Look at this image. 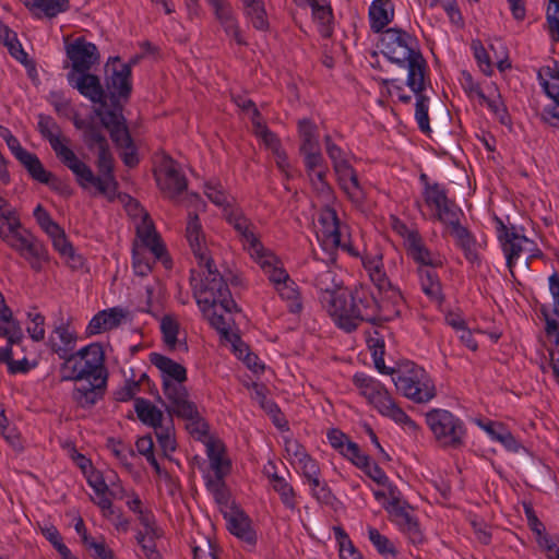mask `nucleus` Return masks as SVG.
<instances>
[{
  "instance_id": "35",
  "label": "nucleus",
  "mask_w": 559,
  "mask_h": 559,
  "mask_svg": "<svg viewBox=\"0 0 559 559\" xmlns=\"http://www.w3.org/2000/svg\"><path fill=\"white\" fill-rule=\"evenodd\" d=\"M19 162L34 180L45 185H55L57 182L55 175L45 169L36 154L28 152Z\"/></svg>"
},
{
  "instance_id": "48",
  "label": "nucleus",
  "mask_w": 559,
  "mask_h": 559,
  "mask_svg": "<svg viewBox=\"0 0 559 559\" xmlns=\"http://www.w3.org/2000/svg\"><path fill=\"white\" fill-rule=\"evenodd\" d=\"M282 299L288 302V309L292 313H298L302 309L299 292L296 283L290 280L276 288Z\"/></svg>"
},
{
  "instance_id": "54",
  "label": "nucleus",
  "mask_w": 559,
  "mask_h": 559,
  "mask_svg": "<svg viewBox=\"0 0 559 559\" xmlns=\"http://www.w3.org/2000/svg\"><path fill=\"white\" fill-rule=\"evenodd\" d=\"M171 423V419L169 420ZM155 435L158 441L159 447L163 449V451L166 452H173L176 450V441L173 436V425H166L164 426L160 424V427L158 429H154Z\"/></svg>"
},
{
  "instance_id": "41",
  "label": "nucleus",
  "mask_w": 559,
  "mask_h": 559,
  "mask_svg": "<svg viewBox=\"0 0 559 559\" xmlns=\"http://www.w3.org/2000/svg\"><path fill=\"white\" fill-rule=\"evenodd\" d=\"M298 132L300 138V153L320 148L317 126L308 119L298 122Z\"/></svg>"
},
{
  "instance_id": "29",
  "label": "nucleus",
  "mask_w": 559,
  "mask_h": 559,
  "mask_svg": "<svg viewBox=\"0 0 559 559\" xmlns=\"http://www.w3.org/2000/svg\"><path fill=\"white\" fill-rule=\"evenodd\" d=\"M126 317L123 309L119 307L109 308L97 312L86 328L88 335H96L118 328Z\"/></svg>"
},
{
  "instance_id": "8",
  "label": "nucleus",
  "mask_w": 559,
  "mask_h": 559,
  "mask_svg": "<svg viewBox=\"0 0 559 559\" xmlns=\"http://www.w3.org/2000/svg\"><path fill=\"white\" fill-rule=\"evenodd\" d=\"M425 421L440 448L459 450L466 444V426L450 411L432 408L425 414Z\"/></svg>"
},
{
  "instance_id": "2",
  "label": "nucleus",
  "mask_w": 559,
  "mask_h": 559,
  "mask_svg": "<svg viewBox=\"0 0 559 559\" xmlns=\"http://www.w3.org/2000/svg\"><path fill=\"white\" fill-rule=\"evenodd\" d=\"M329 313L336 326L346 333L356 331L362 322L378 325L382 321L378 298L373 289L365 284L332 298Z\"/></svg>"
},
{
  "instance_id": "52",
  "label": "nucleus",
  "mask_w": 559,
  "mask_h": 559,
  "mask_svg": "<svg viewBox=\"0 0 559 559\" xmlns=\"http://www.w3.org/2000/svg\"><path fill=\"white\" fill-rule=\"evenodd\" d=\"M160 331L165 344L170 348H175L178 342V323L173 318L165 316L160 322Z\"/></svg>"
},
{
  "instance_id": "57",
  "label": "nucleus",
  "mask_w": 559,
  "mask_h": 559,
  "mask_svg": "<svg viewBox=\"0 0 559 559\" xmlns=\"http://www.w3.org/2000/svg\"><path fill=\"white\" fill-rule=\"evenodd\" d=\"M389 492L391 498L388 506H385V510L395 519L402 518L407 512L408 504L400 499L396 487L390 486Z\"/></svg>"
},
{
  "instance_id": "43",
  "label": "nucleus",
  "mask_w": 559,
  "mask_h": 559,
  "mask_svg": "<svg viewBox=\"0 0 559 559\" xmlns=\"http://www.w3.org/2000/svg\"><path fill=\"white\" fill-rule=\"evenodd\" d=\"M311 7L313 17L320 23V33L323 37H330L332 28L330 26L333 20L332 8L330 4H321L319 0H306Z\"/></svg>"
},
{
  "instance_id": "4",
  "label": "nucleus",
  "mask_w": 559,
  "mask_h": 559,
  "mask_svg": "<svg viewBox=\"0 0 559 559\" xmlns=\"http://www.w3.org/2000/svg\"><path fill=\"white\" fill-rule=\"evenodd\" d=\"M353 383L381 416L390 418L402 426L407 432L417 436L420 431L418 424L413 420L393 399L389 390L378 379L365 373L356 372L353 376Z\"/></svg>"
},
{
  "instance_id": "1",
  "label": "nucleus",
  "mask_w": 559,
  "mask_h": 559,
  "mask_svg": "<svg viewBox=\"0 0 559 559\" xmlns=\"http://www.w3.org/2000/svg\"><path fill=\"white\" fill-rule=\"evenodd\" d=\"M186 237L199 270H192L190 283L199 307L221 302L222 307H236L229 287L209 255L202 224L197 213H190L186 227Z\"/></svg>"
},
{
  "instance_id": "36",
  "label": "nucleus",
  "mask_w": 559,
  "mask_h": 559,
  "mask_svg": "<svg viewBox=\"0 0 559 559\" xmlns=\"http://www.w3.org/2000/svg\"><path fill=\"white\" fill-rule=\"evenodd\" d=\"M245 16L251 22L258 31L269 29V20L262 0H240Z\"/></svg>"
},
{
  "instance_id": "14",
  "label": "nucleus",
  "mask_w": 559,
  "mask_h": 559,
  "mask_svg": "<svg viewBox=\"0 0 559 559\" xmlns=\"http://www.w3.org/2000/svg\"><path fill=\"white\" fill-rule=\"evenodd\" d=\"M433 217L447 226L448 231L455 239L456 246L463 251L469 262L478 260L476 240L469 230L460 224L456 212H436Z\"/></svg>"
},
{
  "instance_id": "28",
  "label": "nucleus",
  "mask_w": 559,
  "mask_h": 559,
  "mask_svg": "<svg viewBox=\"0 0 559 559\" xmlns=\"http://www.w3.org/2000/svg\"><path fill=\"white\" fill-rule=\"evenodd\" d=\"M199 308L203 316L207 319L210 325L215 329L223 337L229 340L230 329L234 322L231 314L237 310V306L228 307V309H225L222 307L221 302H218L209 305V308Z\"/></svg>"
},
{
  "instance_id": "26",
  "label": "nucleus",
  "mask_w": 559,
  "mask_h": 559,
  "mask_svg": "<svg viewBox=\"0 0 559 559\" xmlns=\"http://www.w3.org/2000/svg\"><path fill=\"white\" fill-rule=\"evenodd\" d=\"M150 361L160 371L163 391H165V382L176 385L183 384L187 380V369L171 358L158 353H151Z\"/></svg>"
},
{
  "instance_id": "30",
  "label": "nucleus",
  "mask_w": 559,
  "mask_h": 559,
  "mask_svg": "<svg viewBox=\"0 0 559 559\" xmlns=\"http://www.w3.org/2000/svg\"><path fill=\"white\" fill-rule=\"evenodd\" d=\"M420 182L424 185V198L426 205L435 210H451L455 206L454 202L449 199L447 189L435 182L429 181L426 174L419 176Z\"/></svg>"
},
{
  "instance_id": "62",
  "label": "nucleus",
  "mask_w": 559,
  "mask_h": 559,
  "mask_svg": "<svg viewBox=\"0 0 559 559\" xmlns=\"http://www.w3.org/2000/svg\"><path fill=\"white\" fill-rule=\"evenodd\" d=\"M489 110L498 118L501 124H509L511 119L504 106L500 94H496L490 100L487 102Z\"/></svg>"
},
{
  "instance_id": "6",
  "label": "nucleus",
  "mask_w": 559,
  "mask_h": 559,
  "mask_svg": "<svg viewBox=\"0 0 559 559\" xmlns=\"http://www.w3.org/2000/svg\"><path fill=\"white\" fill-rule=\"evenodd\" d=\"M83 141L88 150L97 148V167L99 176L92 173V178L87 176H76L79 183L84 188H93L102 194H108L116 188V181L112 175L114 158L109 150L108 141L102 131V128L95 122L83 133Z\"/></svg>"
},
{
  "instance_id": "38",
  "label": "nucleus",
  "mask_w": 559,
  "mask_h": 559,
  "mask_svg": "<svg viewBox=\"0 0 559 559\" xmlns=\"http://www.w3.org/2000/svg\"><path fill=\"white\" fill-rule=\"evenodd\" d=\"M404 246L408 257L423 267L436 265L431 252L425 246L419 233L411 235L409 240Z\"/></svg>"
},
{
  "instance_id": "18",
  "label": "nucleus",
  "mask_w": 559,
  "mask_h": 559,
  "mask_svg": "<svg viewBox=\"0 0 559 559\" xmlns=\"http://www.w3.org/2000/svg\"><path fill=\"white\" fill-rule=\"evenodd\" d=\"M67 57L71 61L69 72H85L99 61L98 49L95 44L84 37H78L66 46Z\"/></svg>"
},
{
  "instance_id": "23",
  "label": "nucleus",
  "mask_w": 559,
  "mask_h": 559,
  "mask_svg": "<svg viewBox=\"0 0 559 559\" xmlns=\"http://www.w3.org/2000/svg\"><path fill=\"white\" fill-rule=\"evenodd\" d=\"M313 273V285L323 294L321 297L322 304L329 310L331 307V299L341 297L342 293L338 292V283L336 281V273L328 265L314 262L310 265Z\"/></svg>"
},
{
  "instance_id": "49",
  "label": "nucleus",
  "mask_w": 559,
  "mask_h": 559,
  "mask_svg": "<svg viewBox=\"0 0 559 559\" xmlns=\"http://www.w3.org/2000/svg\"><path fill=\"white\" fill-rule=\"evenodd\" d=\"M310 486L311 496L319 502L325 506H331L335 499L332 490L325 481L320 479V476H316L307 480Z\"/></svg>"
},
{
  "instance_id": "39",
  "label": "nucleus",
  "mask_w": 559,
  "mask_h": 559,
  "mask_svg": "<svg viewBox=\"0 0 559 559\" xmlns=\"http://www.w3.org/2000/svg\"><path fill=\"white\" fill-rule=\"evenodd\" d=\"M26 5L37 15L51 19L69 9V0H27Z\"/></svg>"
},
{
  "instance_id": "47",
  "label": "nucleus",
  "mask_w": 559,
  "mask_h": 559,
  "mask_svg": "<svg viewBox=\"0 0 559 559\" xmlns=\"http://www.w3.org/2000/svg\"><path fill=\"white\" fill-rule=\"evenodd\" d=\"M226 476H206V489L213 495L214 500L221 506H227L229 501V492L225 484Z\"/></svg>"
},
{
  "instance_id": "45",
  "label": "nucleus",
  "mask_w": 559,
  "mask_h": 559,
  "mask_svg": "<svg viewBox=\"0 0 559 559\" xmlns=\"http://www.w3.org/2000/svg\"><path fill=\"white\" fill-rule=\"evenodd\" d=\"M333 534L338 544L341 559H364L342 526H334Z\"/></svg>"
},
{
  "instance_id": "37",
  "label": "nucleus",
  "mask_w": 559,
  "mask_h": 559,
  "mask_svg": "<svg viewBox=\"0 0 559 559\" xmlns=\"http://www.w3.org/2000/svg\"><path fill=\"white\" fill-rule=\"evenodd\" d=\"M418 275L424 294L430 300L441 302L443 300L442 288L437 272L432 269L419 267Z\"/></svg>"
},
{
  "instance_id": "55",
  "label": "nucleus",
  "mask_w": 559,
  "mask_h": 559,
  "mask_svg": "<svg viewBox=\"0 0 559 559\" xmlns=\"http://www.w3.org/2000/svg\"><path fill=\"white\" fill-rule=\"evenodd\" d=\"M341 454L348 459L358 468L366 466L367 461L370 459L367 454L362 453L359 445L353 441H347L346 447Z\"/></svg>"
},
{
  "instance_id": "63",
  "label": "nucleus",
  "mask_w": 559,
  "mask_h": 559,
  "mask_svg": "<svg viewBox=\"0 0 559 559\" xmlns=\"http://www.w3.org/2000/svg\"><path fill=\"white\" fill-rule=\"evenodd\" d=\"M301 155L304 156L305 167L309 176H312V173L317 169L326 166L320 148L302 153Z\"/></svg>"
},
{
  "instance_id": "64",
  "label": "nucleus",
  "mask_w": 559,
  "mask_h": 559,
  "mask_svg": "<svg viewBox=\"0 0 559 559\" xmlns=\"http://www.w3.org/2000/svg\"><path fill=\"white\" fill-rule=\"evenodd\" d=\"M53 248L64 258L71 259L72 261L80 260V257L75 253L72 245L68 241L64 231L51 239Z\"/></svg>"
},
{
  "instance_id": "17",
  "label": "nucleus",
  "mask_w": 559,
  "mask_h": 559,
  "mask_svg": "<svg viewBox=\"0 0 559 559\" xmlns=\"http://www.w3.org/2000/svg\"><path fill=\"white\" fill-rule=\"evenodd\" d=\"M76 332L70 326L69 319H66L61 311L58 312L53 321V329L48 337L50 349L58 355L59 358L69 357L74 354L76 345Z\"/></svg>"
},
{
  "instance_id": "21",
  "label": "nucleus",
  "mask_w": 559,
  "mask_h": 559,
  "mask_svg": "<svg viewBox=\"0 0 559 559\" xmlns=\"http://www.w3.org/2000/svg\"><path fill=\"white\" fill-rule=\"evenodd\" d=\"M211 5L216 21L219 23L227 37L237 45L246 46L239 22L231 3L228 0H206Z\"/></svg>"
},
{
  "instance_id": "40",
  "label": "nucleus",
  "mask_w": 559,
  "mask_h": 559,
  "mask_svg": "<svg viewBox=\"0 0 559 559\" xmlns=\"http://www.w3.org/2000/svg\"><path fill=\"white\" fill-rule=\"evenodd\" d=\"M273 489L278 493L282 503L286 509H297L296 492L293 486L282 476L273 473L269 476Z\"/></svg>"
},
{
  "instance_id": "31",
  "label": "nucleus",
  "mask_w": 559,
  "mask_h": 559,
  "mask_svg": "<svg viewBox=\"0 0 559 559\" xmlns=\"http://www.w3.org/2000/svg\"><path fill=\"white\" fill-rule=\"evenodd\" d=\"M394 17V7L391 0H373L369 8L370 28L380 33Z\"/></svg>"
},
{
  "instance_id": "59",
  "label": "nucleus",
  "mask_w": 559,
  "mask_h": 559,
  "mask_svg": "<svg viewBox=\"0 0 559 559\" xmlns=\"http://www.w3.org/2000/svg\"><path fill=\"white\" fill-rule=\"evenodd\" d=\"M34 214L40 228L49 236L50 239H53L63 233V229L51 219L48 212H34Z\"/></svg>"
},
{
  "instance_id": "25",
  "label": "nucleus",
  "mask_w": 559,
  "mask_h": 559,
  "mask_svg": "<svg viewBox=\"0 0 559 559\" xmlns=\"http://www.w3.org/2000/svg\"><path fill=\"white\" fill-rule=\"evenodd\" d=\"M157 185L165 197L174 199L187 188V179L177 165L169 160L155 173Z\"/></svg>"
},
{
  "instance_id": "42",
  "label": "nucleus",
  "mask_w": 559,
  "mask_h": 559,
  "mask_svg": "<svg viewBox=\"0 0 559 559\" xmlns=\"http://www.w3.org/2000/svg\"><path fill=\"white\" fill-rule=\"evenodd\" d=\"M60 378L62 381H75L76 383L90 378L87 371L79 364L78 354H71L69 357L61 358Z\"/></svg>"
},
{
  "instance_id": "34",
  "label": "nucleus",
  "mask_w": 559,
  "mask_h": 559,
  "mask_svg": "<svg viewBox=\"0 0 559 559\" xmlns=\"http://www.w3.org/2000/svg\"><path fill=\"white\" fill-rule=\"evenodd\" d=\"M134 411L138 418L146 426L158 429L160 424H163V412L146 399H134Z\"/></svg>"
},
{
  "instance_id": "15",
  "label": "nucleus",
  "mask_w": 559,
  "mask_h": 559,
  "mask_svg": "<svg viewBox=\"0 0 559 559\" xmlns=\"http://www.w3.org/2000/svg\"><path fill=\"white\" fill-rule=\"evenodd\" d=\"M118 103H112L114 109L104 110L103 108L95 109V115L99 117L102 126L109 131L112 142L119 147H130L132 138L126 124V119L121 112V107Z\"/></svg>"
},
{
  "instance_id": "16",
  "label": "nucleus",
  "mask_w": 559,
  "mask_h": 559,
  "mask_svg": "<svg viewBox=\"0 0 559 559\" xmlns=\"http://www.w3.org/2000/svg\"><path fill=\"white\" fill-rule=\"evenodd\" d=\"M163 392L169 405H166L160 396L158 401L165 406L170 417L176 416L185 419L197 415L198 407L195 403L190 400L189 392L183 384L173 385L165 382V391Z\"/></svg>"
},
{
  "instance_id": "53",
  "label": "nucleus",
  "mask_w": 559,
  "mask_h": 559,
  "mask_svg": "<svg viewBox=\"0 0 559 559\" xmlns=\"http://www.w3.org/2000/svg\"><path fill=\"white\" fill-rule=\"evenodd\" d=\"M84 547L94 559H116L114 551L106 545L103 537L99 540L93 537Z\"/></svg>"
},
{
  "instance_id": "10",
  "label": "nucleus",
  "mask_w": 559,
  "mask_h": 559,
  "mask_svg": "<svg viewBox=\"0 0 559 559\" xmlns=\"http://www.w3.org/2000/svg\"><path fill=\"white\" fill-rule=\"evenodd\" d=\"M497 239L506 258L507 267L512 277H514V267L526 249V245H534V241L524 235V228L510 222L507 216L506 221L492 216Z\"/></svg>"
},
{
  "instance_id": "61",
  "label": "nucleus",
  "mask_w": 559,
  "mask_h": 559,
  "mask_svg": "<svg viewBox=\"0 0 559 559\" xmlns=\"http://www.w3.org/2000/svg\"><path fill=\"white\" fill-rule=\"evenodd\" d=\"M472 48L474 51V57L477 60V63L480 70L486 74L490 75L492 72V67L490 62V58L485 47L479 40H474L472 43Z\"/></svg>"
},
{
  "instance_id": "13",
  "label": "nucleus",
  "mask_w": 559,
  "mask_h": 559,
  "mask_svg": "<svg viewBox=\"0 0 559 559\" xmlns=\"http://www.w3.org/2000/svg\"><path fill=\"white\" fill-rule=\"evenodd\" d=\"M111 66H106V87L110 96L111 103L119 100L127 102L132 92L131 67L135 63V59L129 63H121L119 57L110 58Z\"/></svg>"
},
{
  "instance_id": "3",
  "label": "nucleus",
  "mask_w": 559,
  "mask_h": 559,
  "mask_svg": "<svg viewBox=\"0 0 559 559\" xmlns=\"http://www.w3.org/2000/svg\"><path fill=\"white\" fill-rule=\"evenodd\" d=\"M381 52L393 63L407 69L408 87L420 86L421 74H426L427 62L416 47V40L407 32L391 27L382 33Z\"/></svg>"
},
{
  "instance_id": "56",
  "label": "nucleus",
  "mask_w": 559,
  "mask_h": 559,
  "mask_svg": "<svg viewBox=\"0 0 559 559\" xmlns=\"http://www.w3.org/2000/svg\"><path fill=\"white\" fill-rule=\"evenodd\" d=\"M389 492L391 498L388 506H385V510L395 519L402 518L407 512L408 504L400 499L396 487L390 486Z\"/></svg>"
},
{
  "instance_id": "58",
  "label": "nucleus",
  "mask_w": 559,
  "mask_h": 559,
  "mask_svg": "<svg viewBox=\"0 0 559 559\" xmlns=\"http://www.w3.org/2000/svg\"><path fill=\"white\" fill-rule=\"evenodd\" d=\"M237 342L233 344L234 349L238 353L239 358L243 359L245 364L252 370L259 371L264 368L262 364H258V356L249 353L248 347L240 341L238 336H235Z\"/></svg>"
},
{
  "instance_id": "44",
  "label": "nucleus",
  "mask_w": 559,
  "mask_h": 559,
  "mask_svg": "<svg viewBox=\"0 0 559 559\" xmlns=\"http://www.w3.org/2000/svg\"><path fill=\"white\" fill-rule=\"evenodd\" d=\"M204 194L212 202V204L217 207L228 209L234 206V197L228 194L219 182L205 183Z\"/></svg>"
},
{
  "instance_id": "24",
  "label": "nucleus",
  "mask_w": 559,
  "mask_h": 559,
  "mask_svg": "<svg viewBox=\"0 0 559 559\" xmlns=\"http://www.w3.org/2000/svg\"><path fill=\"white\" fill-rule=\"evenodd\" d=\"M106 385V377L87 378L75 384L72 399L79 406L90 408L103 399Z\"/></svg>"
},
{
  "instance_id": "7",
  "label": "nucleus",
  "mask_w": 559,
  "mask_h": 559,
  "mask_svg": "<svg viewBox=\"0 0 559 559\" xmlns=\"http://www.w3.org/2000/svg\"><path fill=\"white\" fill-rule=\"evenodd\" d=\"M393 383L399 393L416 404H427L437 395L433 380L420 366L411 362L393 372Z\"/></svg>"
},
{
  "instance_id": "12",
  "label": "nucleus",
  "mask_w": 559,
  "mask_h": 559,
  "mask_svg": "<svg viewBox=\"0 0 559 559\" xmlns=\"http://www.w3.org/2000/svg\"><path fill=\"white\" fill-rule=\"evenodd\" d=\"M316 228L318 239L325 250L342 248L350 255H359L358 251L345 240L348 226L341 222L337 212H319Z\"/></svg>"
},
{
  "instance_id": "11",
  "label": "nucleus",
  "mask_w": 559,
  "mask_h": 559,
  "mask_svg": "<svg viewBox=\"0 0 559 559\" xmlns=\"http://www.w3.org/2000/svg\"><path fill=\"white\" fill-rule=\"evenodd\" d=\"M324 142L326 154L332 160L342 189L354 204H358L364 198V192L359 186L355 169L348 163L343 150L332 141L330 135L324 138Z\"/></svg>"
},
{
  "instance_id": "50",
  "label": "nucleus",
  "mask_w": 559,
  "mask_h": 559,
  "mask_svg": "<svg viewBox=\"0 0 559 559\" xmlns=\"http://www.w3.org/2000/svg\"><path fill=\"white\" fill-rule=\"evenodd\" d=\"M255 258L266 271L269 280L275 285V288L290 281L288 273L284 269L272 265L270 258L264 254V251L260 253V257Z\"/></svg>"
},
{
  "instance_id": "19",
  "label": "nucleus",
  "mask_w": 559,
  "mask_h": 559,
  "mask_svg": "<svg viewBox=\"0 0 559 559\" xmlns=\"http://www.w3.org/2000/svg\"><path fill=\"white\" fill-rule=\"evenodd\" d=\"M68 83L71 87L78 90V92L90 99L94 104L106 105L107 97L110 98L107 88L105 90L97 75L85 72H68Z\"/></svg>"
},
{
  "instance_id": "9",
  "label": "nucleus",
  "mask_w": 559,
  "mask_h": 559,
  "mask_svg": "<svg viewBox=\"0 0 559 559\" xmlns=\"http://www.w3.org/2000/svg\"><path fill=\"white\" fill-rule=\"evenodd\" d=\"M38 131L46 139L57 157L75 176H87L92 178V169L69 147L70 140L61 136V129L52 117L46 115L38 116Z\"/></svg>"
},
{
  "instance_id": "60",
  "label": "nucleus",
  "mask_w": 559,
  "mask_h": 559,
  "mask_svg": "<svg viewBox=\"0 0 559 559\" xmlns=\"http://www.w3.org/2000/svg\"><path fill=\"white\" fill-rule=\"evenodd\" d=\"M187 421L188 431L194 436L198 440H201L203 437L207 436L209 426L205 420L201 417L199 411L197 409V415L191 418H185Z\"/></svg>"
},
{
  "instance_id": "46",
  "label": "nucleus",
  "mask_w": 559,
  "mask_h": 559,
  "mask_svg": "<svg viewBox=\"0 0 559 559\" xmlns=\"http://www.w3.org/2000/svg\"><path fill=\"white\" fill-rule=\"evenodd\" d=\"M368 537L377 551L385 559L396 558L397 550L393 543L386 536L382 535L377 528L368 527Z\"/></svg>"
},
{
  "instance_id": "32",
  "label": "nucleus",
  "mask_w": 559,
  "mask_h": 559,
  "mask_svg": "<svg viewBox=\"0 0 559 559\" xmlns=\"http://www.w3.org/2000/svg\"><path fill=\"white\" fill-rule=\"evenodd\" d=\"M409 88L416 96L415 119L418 123V128L423 133L429 134L431 132L428 115L429 97L424 94V91L426 90V74H421L419 87L414 86Z\"/></svg>"
},
{
  "instance_id": "22",
  "label": "nucleus",
  "mask_w": 559,
  "mask_h": 559,
  "mask_svg": "<svg viewBox=\"0 0 559 559\" xmlns=\"http://www.w3.org/2000/svg\"><path fill=\"white\" fill-rule=\"evenodd\" d=\"M226 221L238 233L243 247L252 257H260L264 251L263 246L257 237L255 226L251 223L242 212H227Z\"/></svg>"
},
{
  "instance_id": "5",
  "label": "nucleus",
  "mask_w": 559,
  "mask_h": 559,
  "mask_svg": "<svg viewBox=\"0 0 559 559\" xmlns=\"http://www.w3.org/2000/svg\"><path fill=\"white\" fill-rule=\"evenodd\" d=\"M0 238L19 252L36 272H39L43 262L48 260L45 246L23 227L15 212H0Z\"/></svg>"
},
{
  "instance_id": "33",
  "label": "nucleus",
  "mask_w": 559,
  "mask_h": 559,
  "mask_svg": "<svg viewBox=\"0 0 559 559\" xmlns=\"http://www.w3.org/2000/svg\"><path fill=\"white\" fill-rule=\"evenodd\" d=\"M228 531L249 546L257 544V533L251 525V520L243 513H238L228 519Z\"/></svg>"
},
{
  "instance_id": "51",
  "label": "nucleus",
  "mask_w": 559,
  "mask_h": 559,
  "mask_svg": "<svg viewBox=\"0 0 559 559\" xmlns=\"http://www.w3.org/2000/svg\"><path fill=\"white\" fill-rule=\"evenodd\" d=\"M538 79L546 94L559 91V71L555 64L554 67H543L538 71Z\"/></svg>"
},
{
  "instance_id": "20",
  "label": "nucleus",
  "mask_w": 559,
  "mask_h": 559,
  "mask_svg": "<svg viewBox=\"0 0 559 559\" xmlns=\"http://www.w3.org/2000/svg\"><path fill=\"white\" fill-rule=\"evenodd\" d=\"M136 236L141 239L142 243L150 249L155 260L160 261L166 269L171 267V259L147 212H143L141 222L136 225Z\"/></svg>"
},
{
  "instance_id": "27",
  "label": "nucleus",
  "mask_w": 559,
  "mask_h": 559,
  "mask_svg": "<svg viewBox=\"0 0 559 559\" xmlns=\"http://www.w3.org/2000/svg\"><path fill=\"white\" fill-rule=\"evenodd\" d=\"M79 364L87 371L91 377H106L107 370L104 366V350L100 344L93 343L76 352Z\"/></svg>"
}]
</instances>
